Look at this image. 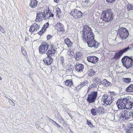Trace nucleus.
I'll return each mask as SVG.
<instances>
[{"instance_id": "45", "label": "nucleus", "mask_w": 133, "mask_h": 133, "mask_svg": "<svg viewBox=\"0 0 133 133\" xmlns=\"http://www.w3.org/2000/svg\"><path fill=\"white\" fill-rule=\"evenodd\" d=\"M55 122V124H56V126L58 128L59 127H60V125L58 124L57 123H56V122Z\"/></svg>"}, {"instance_id": "17", "label": "nucleus", "mask_w": 133, "mask_h": 133, "mask_svg": "<svg viewBox=\"0 0 133 133\" xmlns=\"http://www.w3.org/2000/svg\"><path fill=\"white\" fill-rule=\"evenodd\" d=\"M48 12L47 11H45L42 13V15L44 17L45 19H48L50 17H53L54 14H52L50 12H49V10L48 11Z\"/></svg>"}, {"instance_id": "40", "label": "nucleus", "mask_w": 133, "mask_h": 133, "mask_svg": "<svg viewBox=\"0 0 133 133\" xmlns=\"http://www.w3.org/2000/svg\"><path fill=\"white\" fill-rule=\"evenodd\" d=\"M116 0H105L106 1L109 3H113Z\"/></svg>"}, {"instance_id": "23", "label": "nucleus", "mask_w": 133, "mask_h": 133, "mask_svg": "<svg viewBox=\"0 0 133 133\" xmlns=\"http://www.w3.org/2000/svg\"><path fill=\"white\" fill-rule=\"evenodd\" d=\"M125 91L127 92L131 93L133 92V84L129 85L126 89Z\"/></svg>"}, {"instance_id": "9", "label": "nucleus", "mask_w": 133, "mask_h": 133, "mask_svg": "<svg viewBox=\"0 0 133 133\" xmlns=\"http://www.w3.org/2000/svg\"><path fill=\"white\" fill-rule=\"evenodd\" d=\"M70 14L74 18L79 20L82 18L83 14L81 11L75 9L71 11Z\"/></svg>"}, {"instance_id": "19", "label": "nucleus", "mask_w": 133, "mask_h": 133, "mask_svg": "<svg viewBox=\"0 0 133 133\" xmlns=\"http://www.w3.org/2000/svg\"><path fill=\"white\" fill-rule=\"evenodd\" d=\"M38 4V2L36 0H30L29 6L31 8H35L37 6Z\"/></svg>"}, {"instance_id": "14", "label": "nucleus", "mask_w": 133, "mask_h": 133, "mask_svg": "<svg viewBox=\"0 0 133 133\" xmlns=\"http://www.w3.org/2000/svg\"><path fill=\"white\" fill-rule=\"evenodd\" d=\"M84 68V66L82 64L76 63L75 66V68L76 71L78 72H81L83 71Z\"/></svg>"}, {"instance_id": "47", "label": "nucleus", "mask_w": 133, "mask_h": 133, "mask_svg": "<svg viewBox=\"0 0 133 133\" xmlns=\"http://www.w3.org/2000/svg\"><path fill=\"white\" fill-rule=\"evenodd\" d=\"M89 0H85V2L88 3L89 2Z\"/></svg>"}, {"instance_id": "34", "label": "nucleus", "mask_w": 133, "mask_h": 133, "mask_svg": "<svg viewBox=\"0 0 133 133\" xmlns=\"http://www.w3.org/2000/svg\"><path fill=\"white\" fill-rule=\"evenodd\" d=\"M97 114H99L103 112V110L104 109L102 107H99L97 108Z\"/></svg>"}, {"instance_id": "35", "label": "nucleus", "mask_w": 133, "mask_h": 133, "mask_svg": "<svg viewBox=\"0 0 133 133\" xmlns=\"http://www.w3.org/2000/svg\"><path fill=\"white\" fill-rule=\"evenodd\" d=\"M68 54L70 57H72L74 55V51H71L70 50H69Z\"/></svg>"}, {"instance_id": "48", "label": "nucleus", "mask_w": 133, "mask_h": 133, "mask_svg": "<svg viewBox=\"0 0 133 133\" xmlns=\"http://www.w3.org/2000/svg\"><path fill=\"white\" fill-rule=\"evenodd\" d=\"M52 122H54V123L55 124V122H55V121H54L52 119Z\"/></svg>"}, {"instance_id": "13", "label": "nucleus", "mask_w": 133, "mask_h": 133, "mask_svg": "<svg viewBox=\"0 0 133 133\" xmlns=\"http://www.w3.org/2000/svg\"><path fill=\"white\" fill-rule=\"evenodd\" d=\"M87 61L93 64H95L98 61V58L94 56H90L87 57Z\"/></svg>"}, {"instance_id": "22", "label": "nucleus", "mask_w": 133, "mask_h": 133, "mask_svg": "<svg viewBox=\"0 0 133 133\" xmlns=\"http://www.w3.org/2000/svg\"><path fill=\"white\" fill-rule=\"evenodd\" d=\"M83 55L82 53L80 52H77L76 53L75 56V59L76 60L79 61L81 60L82 57Z\"/></svg>"}, {"instance_id": "15", "label": "nucleus", "mask_w": 133, "mask_h": 133, "mask_svg": "<svg viewBox=\"0 0 133 133\" xmlns=\"http://www.w3.org/2000/svg\"><path fill=\"white\" fill-rule=\"evenodd\" d=\"M39 28V26L36 23H34L30 27L29 31L31 33H33L34 31H37Z\"/></svg>"}, {"instance_id": "10", "label": "nucleus", "mask_w": 133, "mask_h": 133, "mask_svg": "<svg viewBox=\"0 0 133 133\" xmlns=\"http://www.w3.org/2000/svg\"><path fill=\"white\" fill-rule=\"evenodd\" d=\"M97 92L96 91H94L89 94L88 96L87 100L89 103H94L97 98Z\"/></svg>"}, {"instance_id": "31", "label": "nucleus", "mask_w": 133, "mask_h": 133, "mask_svg": "<svg viewBox=\"0 0 133 133\" xmlns=\"http://www.w3.org/2000/svg\"><path fill=\"white\" fill-rule=\"evenodd\" d=\"M103 84H104L105 86L106 87L109 86L110 84V83L105 79H104L103 80Z\"/></svg>"}, {"instance_id": "38", "label": "nucleus", "mask_w": 133, "mask_h": 133, "mask_svg": "<svg viewBox=\"0 0 133 133\" xmlns=\"http://www.w3.org/2000/svg\"><path fill=\"white\" fill-rule=\"evenodd\" d=\"M22 52V54L25 56H26L27 55L26 51L25 49L23 47L21 48Z\"/></svg>"}, {"instance_id": "50", "label": "nucleus", "mask_w": 133, "mask_h": 133, "mask_svg": "<svg viewBox=\"0 0 133 133\" xmlns=\"http://www.w3.org/2000/svg\"><path fill=\"white\" fill-rule=\"evenodd\" d=\"M78 87V86H77V87ZM77 87L76 88V90H77Z\"/></svg>"}, {"instance_id": "21", "label": "nucleus", "mask_w": 133, "mask_h": 133, "mask_svg": "<svg viewBox=\"0 0 133 133\" xmlns=\"http://www.w3.org/2000/svg\"><path fill=\"white\" fill-rule=\"evenodd\" d=\"M64 43L68 48L72 46L73 43L69 38H66L64 39Z\"/></svg>"}, {"instance_id": "2", "label": "nucleus", "mask_w": 133, "mask_h": 133, "mask_svg": "<svg viewBox=\"0 0 133 133\" xmlns=\"http://www.w3.org/2000/svg\"><path fill=\"white\" fill-rule=\"evenodd\" d=\"M118 108L120 109H130L133 106V101L131 97L128 96L125 98H121L116 103Z\"/></svg>"}, {"instance_id": "43", "label": "nucleus", "mask_w": 133, "mask_h": 133, "mask_svg": "<svg viewBox=\"0 0 133 133\" xmlns=\"http://www.w3.org/2000/svg\"><path fill=\"white\" fill-rule=\"evenodd\" d=\"M60 61L63 64L64 62V57L62 56L60 58Z\"/></svg>"}, {"instance_id": "25", "label": "nucleus", "mask_w": 133, "mask_h": 133, "mask_svg": "<svg viewBox=\"0 0 133 133\" xmlns=\"http://www.w3.org/2000/svg\"><path fill=\"white\" fill-rule=\"evenodd\" d=\"M41 14L42 12H41L37 14L36 18L35 19V21L36 22H38L41 21V19L40 18Z\"/></svg>"}, {"instance_id": "39", "label": "nucleus", "mask_w": 133, "mask_h": 133, "mask_svg": "<svg viewBox=\"0 0 133 133\" xmlns=\"http://www.w3.org/2000/svg\"><path fill=\"white\" fill-rule=\"evenodd\" d=\"M0 31L3 33H4L5 32L3 27L1 26H0Z\"/></svg>"}, {"instance_id": "6", "label": "nucleus", "mask_w": 133, "mask_h": 133, "mask_svg": "<svg viewBox=\"0 0 133 133\" xmlns=\"http://www.w3.org/2000/svg\"><path fill=\"white\" fill-rule=\"evenodd\" d=\"M48 43L46 42H42L39 47V51L42 54L46 53L48 51L49 47Z\"/></svg>"}, {"instance_id": "12", "label": "nucleus", "mask_w": 133, "mask_h": 133, "mask_svg": "<svg viewBox=\"0 0 133 133\" xmlns=\"http://www.w3.org/2000/svg\"><path fill=\"white\" fill-rule=\"evenodd\" d=\"M102 99L104 102L107 105H110L113 101L112 97L110 95H104L102 97Z\"/></svg>"}, {"instance_id": "18", "label": "nucleus", "mask_w": 133, "mask_h": 133, "mask_svg": "<svg viewBox=\"0 0 133 133\" xmlns=\"http://www.w3.org/2000/svg\"><path fill=\"white\" fill-rule=\"evenodd\" d=\"M126 133H133V124L129 123L128 126L124 129Z\"/></svg>"}, {"instance_id": "29", "label": "nucleus", "mask_w": 133, "mask_h": 133, "mask_svg": "<svg viewBox=\"0 0 133 133\" xmlns=\"http://www.w3.org/2000/svg\"><path fill=\"white\" fill-rule=\"evenodd\" d=\"M97 108H92L91 110V113L94 116H95L97 115Z\"/></svg>"}, {"instance_id": "41", "label": "nucleus", "mask_w": 133, "mask_h": 133, "mask_svg": "<svg viewBox=\"0 0 133 133\" xmlns=\"http://www.w3.org/2000/svg\"><path fill=\"white\" fill-rule=\"evenodd\" d=\"M56 12L57 14H58L59 13L61 12V10L58 7L56 9Z\"/></svg>"}, {"instance_id": "36", "label": "nucleus", "mask_w": 133, "mask_h": 133, "mask_svg": "<svg viewBox=\"0 0 133 133\" xmlns=\"http://www.w3.org/2000/svg\"><path fill=\"white\" fill-rule=\"evenodd\" d=\"M88 83V82L87 81L81 82L80 83V86L82 87H83L85 85L87 84Z\"/></svg>"}, {"instance_id": "27", "label": "nucleus", "mask_w": 133, "mask_h": 133, "mask_svg": "<svg viewBox=\"0 0 133 133\" xmlns=\"http://www.w3.org/2000/svg\"><path fill=\"white\" fill-rule=\"evenodd\" d=\"M93 81L95 82L97 84H102V82L100 79L97 77L95 78L93 80Z\"/></svg>"}, {"instance_id": "30", "label": "nucleus", "mask_w": 133, "mask_h": 133, "mask_svg": "<svg viewBox=\"0 0 133 133\" xmlns=\"http://www.w3.org/2000/svg\"><path fill=\"white\" fill-rule=\"evenodd\" d=\"M95 74V72L93 69H91L88 72L89 76L91 77L93 76Z\"/></svg>"}, {"instance_id": "37", "label": "nucleus", "mask_w": 133, "mask_h": 133, "mask_svg": "<svg viewBox=\"0 0 133 133\" xmlns=\"http://www.w3.org/2000/svg\"><path fill=\"white\" fill-rule=\"evenodd\" d=\"M49 25V23L48 22H47L43 25V27L42 28L43 29H45V30H46V29L47 28H48Z\"/></svg>"}, {"instance_id": "26", "label": "nucleus", "mask_w": 133, "mask_h": 133, "mask_svg": "<svg viewBox=\"0 0 133 133\" xmlns=\"http://www.w3.org/2000/svg\"><path fill=\"white\" fill-rule=\"evenodd\" d=\"M122 80L124 83H128L131 82V79L130 78H122Z\"/></svg>"}, {"instance_id": "5", "label": "nucleus", "mask_w": 133, "mask_h": 133, "mask_svg": "<svg viewBox=\"0 0 133 133\" xmlns=\"http://www.w3.org/2000/svg\"><path fill=\"white\" fill-rule=\"evenodd\" d=\"M121 61L123 66L127 69L133 65V60L128 56H124L122 58Z\"/></svg>"}, {"instance_id": "46", "label": "nucleus", "mask_w": 133, "mask_h": 133, "mask_svg": "<svg viewBox=\"0 0 133 133\" xmlns=\"http://www.w3.org/2000/svg\"><path fill=\"white\" fill-rule=\"evenodd\" d=\"M59 0H54V2L56 3H58L59 2Z\"/></svg>"}, {"instance_id": "42", "label": "nucleus", "mask_w": 133, "mask_h": 133, "mask_svg": "<svg viewBox=\"0 0 133 133\" xmlns=\"http://www.w3.org/2000/svg\"><path fill=\"white\" fill-rule=\"evenodd\" d=\"M52 36L50 35H48L47 36V40H49L51 39L52 38Z\"/></svg>"}, {"instance_id": "4", "label": "nucleus", "mask_w": 133, "mask_h": 133, "mask_svg": "<svg viewBox=\"0 0 133 133\" xmlns=\"http://www.w3.org/2000/svg\"><path fill=\"white\" fill-rule=\"evenodd\" d=\"M117 35L121 39H125L127 38L129 36V31L125 28L120 27L117 31Z\"/></svg>"}, {"instance_id": "32", "label": "nucleus", "mask_w": 133, "mask_h": 133, "mask_svg": "<svg viewBox=\"0 0 133 133\" xmlns=\"http://www.w3.org/2000/svg\"><path fill=\"white\" fill-rule=\"evenodd\" d=\"M46 30H45V29L42 28L41 30L38 32V34L40 36H41L46 32Z\"/></svg>"}, {"instance_id": "44", "label": "nucleus", "mask_w": 133, "mask_h": 133, "mask_svg": "<svg viewBox=\"0 0 133 133\" xmlns=\"http://www.w3.org/2000/svg\"><path fill=\"white\" fill-rule=\"evenodd\" d=\"M87 123L88 125H91L93 126L91 124V122H90L88 120H87Z\"/></svg>"}, {"instance_id": "24", "label": "nucleus", "mask_w": 133, "mask_h": 133, "mask_svg": "<svg viewBox=\"0 0 133 133\" xmlns=\"http://www.w3.org/2000/svg\"><path fill=\"white\" fill-rule=\"evenodd\" d=\"M124 114L123 115V117H124L126 119V118H130V113L126 110H125L124 112Z\"/></svg>"}, {"instance_id": "8", "label": "nucleus", "mask_w": 133, "mask_h": 133, "mask_svg": "<svg viewBox=\"0 0 133 133\" xmlns=\"http://www.w3.org/2000/svg\"><path fill=\"white\" fill-rule=\"evenodd\" d=\"M55 43H50L49 45V47L48 51L46 53L47 55L53 56L56 53L57 48H56Z\"/></svg>"}, {"instance_id": "16", "label": "nucleus", "mask_w": 133, "mask_h": 133, "mask_svg": "<svg viewBox=\"0 0 133 133\" xmlns=\"http://www.w3.org/2000/svg\"><path fill=\"white\" fill-rule=\"evenodd\" d=\"M51 56L47 55V57L43 60L45 64L49 65L51 64L53 61V59L51 57Z\"/></svg>"}, {"instance_id": "11", "label": "nucleus", "mask_w": 133, "mask_h": 133, "mask_svg": "<svg viewBox=\"0 0 133 133\" xmlns=\"http://www.w3.org/2000/svg\"><path fill=\"white\" fill-rule=\"evenodd\" d=\"M55 27L58 33L62 34L65 32V30L64 26L61 23L59 22L57 23L55 25Z\"/></svg>"}, {"instance_id": "20", "label": "nucleus", "mask_w": 133, "mask_h": 133, "mask_svg": "<svg viewBox=\"0 0 133 133\" xmlns=\"http://www.w3.org/2000/svg\"><path fill=\"white\" fill-rule=\"evenodd\" d=\"M64 84L65 86L69 87H72L74 86L73 83L72 79H67L64 82Z\"/></svg>"}, {"instance_id": "33", "label": "nucleus", "mask_w": 133, "mask_h": 133, "mask_svg": "<svg viewBox=\"0 0 133 133\" xmlns=\"http://www.w3.org/2000/svg\"><path fill=\"white\" fill-rule=\"evenodd\" d=\"M127 9L128 11H130L131 10H133V5L128 4L127 5Z\"/></svg>"}, {"instance_id": "7", "label": "nucleus", "mask_w": 133, "mask_h": 133, "mask_svg": "<svg viewBox=\"0 0 133 133\" xmlns=\"http://www.w3.org/2000/svg\"><path fill=\"white\" fill-rule=\"evenodd\" d=\"M130 46L129 45L128 47L119 51L116 52L113 58L111 59L117 60L119 59L124 53L127 52L130 49V48L129 47Z\"/></svg>"}, {"instance_id": "1", "label": "nucleus", "mask_w": 133, "mask_h": 133, "mask_svg": "<svg viewBox=\"0 0 133 133\" xmlns=\"http://www.w3.org/2000/svg\"><path fill=\"white\" fill-rule=\"evenodd\" d=\"M82 32L83 41L86 43L89 47L97 48L99 44L95 40L94 35L91 28L88 25H85L83 26Z\"/></svg>"}, {"instance_id": "3", "label": "nucleus", "mask_w": 133, "mask_h": 133, "mask_svg": "<svg viewBox=\"0 0 133 133\" xmlns=\"http://www.w3.org/2000/svg\"><path fill=\"white\" fill-rule=\"evenodd\" d=\"M114 17L113 13L110 9L103 11L101 15V18L103 21L107 22L112 21Z\"/></svg>"}, {"instance_id": "28", "label": "nucleus", "mask_w": 133, "mask_h": 133, "mask_svg": "<svg viewBox=\"0 0 133 133\" xmlns=\"http://www.w3.org/2000/svg\"><path fill=\"white\" fill-rule=\"evenodd\" d=\"M96 87V85L95 83H92L90 86L87 89L88 91H89L91 89L94 88Z\"/></svg>"}, {"instance_id": "49", "label": "nucleus", "mask_w": 133, "mask_h": 133, "mask_svg": "<svg viewBox=\"0 0 133 133\" xmlns=\"http://www.w3.org/2000/svg\"><path fill=\"white\" fill-rule=\"evenodd\" d=\"M2 79V78L0 76V80H1Z\"/></svg>"}]
</instances>
